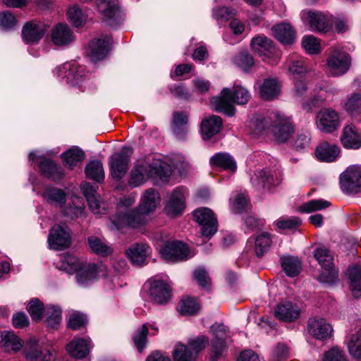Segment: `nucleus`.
<instances>
[{"label":"nucleus","instance_id":"10","mask_svg":"<svg viewBox=\"0 0 361 361\" xmlns=\"http://www.w3.org/2000/svg\"><path fill=\"white\" fill-rule=\"evenodd\" d=\"M56 74L59 77L66 79V82L73 86L80 85L85 81L87 75L83 66L71 65L69 63L63 64L56 69Z\"/></svg>","mask_w":361,"mask_h":361},{"label":"nucleus","instance_id":"5","mask_svg":"<svg viewBox=\"0 0 361 361\" xmlns=\"http://www.w3.org/2000/svg\"><path fill=\"white\" fill-rule=\"evenodd\" d=\"M23 353L27 361H51L50 347L35 338H30L25 342Z\"/></svg>","mask_w":361,"mask_h":361},{"label":"nucleus","instance_id":"34","mask_svg":"<svg viewBox=\"0 0 361 361\" xmlns=\"http://www.w3.org/2000/svg\"><path fill=\"white\" fill-rule=\"evenodd\" d=\"M149 247L144 243H135L129 247L126 251V255L130 260L136 264H142L148 255Z\"/></svg>","mask_w":361,"mask_h":361},{"label":"nucleus","instance_id":"29","mask_svg":"<svg viewBox=\"0 0 361 361\" xmlns=\"http://www.w3.org/2000/svg\"><path fill=\"white\" fill-rule=\"evenodd\" d=\"M250 45L255 53L265 58H270L276 51L272 41L264 35H258L253 37Z\"/></svg>","mask_w":361,"mask_h":361},{"label":"nucleus","instance_id":"28","mask_svg":"<svg viewBox=\"0 0 361 361\" xmlns=\"http://www.w3.org/2000/svg\"><path fill=\"white\" fill-rule=\"evenodd\" d=\"M51 41L56 46H66L74 41L73 31L66 24L59 23L51 30Z\"/></svg>","mask_w":361,"mask_h":361},{"label":"nucleus","instance_id":"11","mask_svg":"<svg viewBox=\"0 0 361 361\" xmlns=\"http://www.w3.org/2000/svg\"><path fill=\"white\" fill-rule=\"evenodd\" d=\"M317 128L326 133H331L340 126L338 113L332 109H322L317 114Z\"/></svg>","mask_w":361,"mask_h":361},{"label":"nucleus","instance_id":"45","mask_svg":"<svg viewBox=\"0 0 361 361\" xmlns=\"http://www.w3.org/2000/svg\"><path fill=\"white\" fill-rule=\"evenodd\" d=\"M85 173L87 177L96 182L102 181L104 178L102 164L99 161H90L85 167Z\"/></svg>","mask_w":361,"mask_h":361},{"label":"nucleus","instance_id":"54","mask_svg":"<svg viewBox=\"0 0 361 361\" xmlns=\"http://www.w3.org/2000/svg\"><path fill=\"white\" fill-rule=\"evenodd\" d=\"M350 354L361 361V332L353 334L348 345Z\"/></svg>","mask_w":361,"mask_h":361},{"label":"nucleus","instance_id":"20","mask_svg":"<svg viewBox=\"0 0 361 361\" xmlns=\"http://www.w3.org/2000/svg\"><path fill=\"white\" fill-rule=\"evenodd\" d=\"M214 339L212 345L211 360H217L222 355L225 348L227 338V328L222 324H216L212 326Z\"/></svg>","mask_w":361,"mask_h":361},{"label":"nucleus","instance_id":"2","mask_svg":"<svg viewBox=\"0 0 361 361\" xmlns=\"http://www.w3.org/2000/svg\"><path fill=\"white\" fill-rule=\"evenodd\" d=\"M250 97V95L245 88L235 85L233 90L227 87L224 88L220 95L213 97L211 102L216 111L222 112L228 116H232L235 114V108L233 104H245Z\"/></svg>","mask_w":361,"mask_h":361},{"label":"nucleus","instance_id":"58","mask_svg":"<svg viewBox=\"0 0 361 361\" xmlns=\"http://www.w3.org/2000/svg\"><path fill=\"white\" fill-rule=\"evenodd\" d=\"M317 280L322 283L333 284L338 280V271L334 267L322 268Z\"/></svg>","mask_w":361,"mask_h":361},{"label":"nucleus","instance_id":"38","mask_svg":"<svg viewBox=\"0 0 361 361\" xmlns=\"http://www.w3.org/2000/svg\"><path fill=\"white\" fill-rule=\"evenodd\" d=\"M42 197L48 203L60 207L64 205L66 200L65 192L54 187H47L42 193Z\"/></svg>","mask_w":361,"mask_h":361},{"label":"nucleus","instance_id":"17","mask_svg":"<svg viewBox=\"0 0 361 361\" xmlns=\"http://www.w3.org/2000/svg\"><path fill=\"white\" fill-rule=\"evenodd\" d=\"M112 44V38L110 36H102V38L94 39L90 44L87 50V55L90 60L94 63L102 60L109 51V47Z\"/></svg>","mask_w":361,"mask_h":361},{"label":"nucleus","instance_id":"61","mask_svg":"<svg viewBox=\"0 0 361 361\" xmlns=\"http://www.w3.org/2000/svg\"><path fill=\"white\" fill-rule=\"evenodd\" d=\"M68 14L71 21L75 27H80L85 23V15L82 13V10L76 6L70 8Z\"/></svg>","mask_w":361,"mask_h":361},{"label":"nucleus","instance_id":"35","mask_svg":"<svg viewBox=\"0 0 361 361\" xmlns=\"http://www.w3.org/2000/svg\"><path fill=\"white\" fill-rule=\"evenodd\" d=\"M273 172L269 169L257 171L251 178V183L257 189L269 188L274 183Z\"/></svg>","mask_w":361,"mask_h":361},{"label":"nucleus","instance_id":"37","mask_svg":"<svg viewBox=\"0 0 361 361\" xmlns=\"http://www.w3.org/2000/svg\"><path fill=\"white\" fill-rule=\"evenodd\" d=\"M280 263L284 272L290 277H295L301 271L302 264L297 257L291 255L282 256L280 258Z\"/></svg>","mask_w":361,"mask_h":361},{"label":"nucleus","instance_id":"46","mask_svg":"<svg viewBox=\"0 0 361 361\" xmlns=\"http://www.w3.org/2000/svg\"><path fill=\"white\" fill-rule=\"evenodd\" d=\"M64 162L69 166L70 169H73L77 166L78 163L83 161L85 158L84 152L78 147H74L67 150L62 154Z\"/></svg>","mask_w":361,"mask_h":361},{"label":"nucleus","instance_id":"12","mask_svg":"<svg viewBox=\"0 0 361 361\" xmlns=\"http://www.w3.org/2000/svg\"><path fill=\"white\" fill-rule=\"evenodd\" d=\"M186 195L187 190L182 187L176 188L169 195L165 206V212L169 216L175 217L183 213Z\"/></svg>","mask_w":361,"mask_h":361},{"label":"nucleus","instance_id":"41","mask_svg":"<svg viewBox=\"0 0 361 361\" xmlns=\"http://www.w3.org/2000/svg\"><path fill=\"white\" fill-rule=\"evenodd\" d=\"M210 164L212 166H217L232 171H235L236 169L234 159L227 153L219 152L214 154L210 159Z\"/></svg>","mask_w":361,"mask_h":361},{"label":"nucleus","instance_id":"32","mask_svg":"<svg viewBox=\"0 0 361 361\" xmlns=\"http://www.w3.org/2000/svg\"><path fill=\"white\" fill-rule=\"evenodd\" d=\"M188 116L184 112L175 111L173 114L172 130L176 137L179 140L185 138L188 128Z\"/></svg>","mask_w":361,"mask_h":361},{"label":"nucleus","instance_id":"15","mask_svg":"<svg viewBox=\"0 0 361 361\" xmlns=\"http://www.w3.org/2000/svg\"><path fill=\"white\" fill-rule=\"evenodd\" d=\"M161 256L166 260L177 262L189 258L190 250L185 244L179 241L169 242L160 250Z\"/></svg>","mask_w":361,"mask_h":361},{"label":"nucleus","instance_id":"50","mask_svg":"<svg viewBox=\"0 0 361 361\" xmlns=\"http://www.w3.org/2000/svg\"><path fill=\"white\" fill-rule=\"evenodd\" d=\"M344 108L352 115L361 114V92L348 97Z\"/></svg>","mask_w":361,"mask_h":361},{"label":"nucleus","instance_id":"27","mask_svg":"<svg viewBox=\"0 0 361 361\" xmlns=\"http://www.w3.org/2000/svg\"><path fill=\"white\" fill-rule=\"evenodd\" d=\"M160 201L161 197L158 191L154 188H149L143 192L137 207L149 216L155 211Z\"/></svg>","mask_w":361,"mask_h":361},{"label":"nucleus","instance_id":"7","mask_svg":"<svg viewBox=\"0 0 361 361\" xmlns=\"http://www.w3.org/2000/svg\"><path fill=\"white\" fill-rule=\"evenodd\" d=\"M195 220L201 226V235L211 237L217 231L218 221L213 212L207 207H202L193 212Z\"/></svg>","mask_w":361,"mask_h":361},{"label":"nucleus","instance_id":"49","mask_svg":"<svg viewBox=\"0 0 361 361\" xmlns=\"http://www.w3.org/2000/svg\"><path fill=\"white\" fill-rule=\"evenodd\" d=\"M46 322L51 328H56L61 321V310L56 305H48L46 308Z\"/></svg>","mask_w":361,"mask_h":361},{"label":"nucleus","instance_id":"56","mask_svg":"<svg viewBox=\"0 0 361 361\" xmlns=\"http://www.w3.org/2000/svg\"><path fill=\"white\" fill-rule=\"evenodd\" d=\"M278 229L293 230L301 224V221L297 217H281L274 222Z\"/></svg>","mask_w":361,"mask_h":361},{"label":"nucleus","instance_id":"36","mask_svg":"<svg viewBox=\"0 0 361 361\" xmlns=\"http://www.w3.org/2000/svg\"><path fill=\"white\" fill-rule=\"evenodd\" d=\"M274 37L285 44H292L295 39V32L288 23H279L272 27Z\"/></svg>","mask_w":361,"mask_h":361},{"label":"nucleus","instance_id":"25","mask_svg":"<svg viewBox=\"0 0 361 361\" xmlns=\"http://www.w3.org/2000/svg\"><path fill=\"white\" fill-rule=\"evenodd\" d=\"M275 317L285 322H292L297 320L300 316V309L291 302L279 303L274 311Z\"/></svg>","mask_w":361,"mask_h":361},{"label":"nucleus","instance_id":"31","mask_svg":"<svg viewBox=\"0 0 361 361\" xmlns=\"http://www.w3.org/2000/svg\"><path fill=\"white\" fill-rule=\"evenodd\" d=\"M81 188L88 202L90 210L95 214L103 213L104 207H102L99 196L97 194L94 188L89 183L82 184Z\"/></svg>","mask_w":361,"mask_h":361},{"label":"nucleus","instance_id":"63","mask_svg":"<svg viewBox=\"0 0 361 361\" xmlns=\"http://www.w3.org/2000/svg\"><path fill=\"white\" fill-rule=\"evenodd\" d=\"M193 276L198 285L202 288H207L210 285V278L204 267H200L195 269L193 272Z\"/></svg>","mask_w":361,"mask_h":361},{"label":"nucleus","instance_id":"6","mask_svg":"<svg viewBox=\"0 0 361 361\" xmlns=\"http://www.w3.org/2000/svg\"><path fill=\"white\" fill-rule=\"evenodd\" d=\"M326 65L331 75L340 76L345 74L350 68V57L342 49L333 47L330 50Z\"/></svg>","mask_w":361,"mask_h":361},{"label":"nucleus","instance_id":"9","mask_svg":"<svg viewBox=\"0 0 361 361\" xmlns=\"http://www.w3.org/2000/svg\"><path fill=\"white\" fill-rule=\"evenodd\" d=\"M340 185L342 191L346 193L361 192V167L351 166L340 175Z\"/></svg>","mask_w":361,"mask_h":361},{"label":"nucleus","instance_id":"16","mask_svg":"<svg viewBox=\"0 0 361 361\" xmlns=\"http://www.w3.org/2000/svg\"><path fill=\"white\" fill-rule=\"evenodd\" d=\"M302 18L307 20L311 30L326 32L331 27V18L320 11H303Z\"/></svg>","mask_w":361,"mask_h":361},{"label":"nucleus","instance_id":"47","mask_svg":"<svg viewBox=\"0 0 361 361\" xmlns=\"http://www.w3.org/2000/svg\"><path fill=\"white\" fill-rule=\"evenodd\" d=\"M87 243L91 250L98 255L108 256L112 252L111 247L102 242L98 237H89Z\"/></svg>","mask_w":361,"mask_h":361},{"label":"nucleus","instance_id":"53","mask_svg":"<svg viewBox=\"0 0 361 361\" xmlns=\"http://www.w3.org/2000/svg\"><path fill=\"white\" fill-rule=\"evenodd\" d=\"M314 256L322 268L334 267L333 257L328 249L318 248L314 251Z\"/></svg>","mask_w":361,"mask_h":361},{"label":"nucleus","instance_id":"19","mask_svg":"<svg viewBox=\"0 0 361 361\" xmlns=\"http://www.w3.org/2000/svg\"><path fill=\"white\" fill-rule=\"evenodd\" d=\"M109 159L112 177L114 179L121 180L124 177L128 171L130 154L125 150H122L118 153L111 155Z\"/></svg>","mask_w":361,"mask_h":361},{"label":"nucleus","instance_id":"33","mask_svg":"<svg viewBox=\"0 0 361 361\" xmlns=\"http://www.w3.org/2000/svg\"><path fill=\"white\" fill-rule=\"evenodd\" d=\"M80 260L77 257L71 254H64L61 255L59 259L56 262V267L58 269L73 274L77 271L81 266Z\"/></svg>","mask_w":361,"mask_h":361},{"label":"nucleus","instance_id":"26","mask_svg":"<svg viewBox=\"0 0 361 361\" xmlns=\"http://www.w3.org/2000/svg\"><path fill=\"white\" fill-rule=\"evenodd\" d=\"M222 125V120L219 116L211 115L203 118L200 123V133L203 140H209L218 134Z\"/></svg>","mask_w":361,"mask_h":361},{"label":"nucleus","instance_id":"30","mask_svg":"<svg viewBox=\"0 0 361 361\" xmlns=\"http://www.w3.org/2000/svg\"><path fill=\"white\" fill-rule=\"evenodd\" d=\"M339 154V147L326 142L320 144L315 150L317 158L322 161L332 162L338 158Z\"/></svg>","mask_w":361,"mask_h":361},{"label":"nucleus","instance_id":"62","mask_svg":"<svg viewBox=\"0 0 361 361\" xmlns=\"http://www.w3.org/2000/svg\"><path fill=\"white\" fill-rule=\"evenodd\" d=\"M235 63L242 68L244 71L249 70L254 66V59L250 54L247 52L240 53L235 57Z\"/></svg>","mask_w":361,"mask_h":361},{"label":"nucleus","instance_id":"40","mask_svg":"<svg viewBox=\"0 0 361 361\" xmlns=\"http://www.w3.org/2000/svg\"><path fill=\"white\" fill-rule=\"evenodd\" d=\"M280 88L278 81L276 79H265L260 86V97L266 100L273 99L279 94Z\"/></svg>","mask_w":361,"mask_h":361},{"label":"nucleus","instance_id":"59","mask_svg":"<svg viewBox=\"0 0 361 361\" xmlns=\"http://www.w3.org/2000/svg\"><path fill=\"white\" fill-rule=\"evenodd\" d=\"M249 206L248 198L245 193H239L231 204V209L233 213L238 214L247 209Z\"/></svg>","mask_w":361,"mask_h":361},{"label":"nucleus","instance_id":"14","mask_svg":"<svg viewBox=\"0 0 361 361\" xmlns=\"http://www.w3.org/2000/svg\"><path fill=\"white\" fill-rule=\"evenodd\" d=\"M49 27V23L39 20L29 21L23 27V39L27 44L38 43L47 32Z\"/></svg>","mask_w":361,"mask_h":361},{"label":"nucleus","instance_id":"57","mask_svg":"<svg viewBox=\"0 0 361 361\" xmlns=\"http://www.w3.org/2000/svg\"><path fill=\"white\" fill-rule=\"evenodd\" d=\"M331 203L329 201L319 200H312L303 204L301 210L304 212L310 213L317 210H321L329 207Z\"/></svg>","mask_w":361,"mask_h":361},{"label":"nucleus","instance_id":"24","mask_svg":"<svg viewBox=\"0 0 361 361\" xmlns=\"http://www.w3.org/2000/svg\"><path fill=\"white\" fill-rule=\"evenodd\" d=\"M90 338H74L66 345V350L72 357L82 359L85 357L92 348Z\"/></svg>","mask_w":361,"mask_h":361},{"label":"nucleus","instance_id":"23","mask_svg":"<svg viewBox=\"0 0 361 361\" xmlns=\"http://www.w3.org/2000/svg\"><path fill=\"white\" fill-rule=\"evenodd\" d=\"M100 269L101 266L82 261L75 272L78 283L82 286L88 285L97 277Z\"/></svg>","mask_w":361,"mask_h":361},{"label":"nucleus","instance_id":"13","mask_svg":"<svg viewBox=\"0 0 361 361\" xmlns=\"http://www.w3.org/2000/svg\"><path fill=\"white\" fill-rule=\"evenodd\" d=\"M49 247L53 250H63L71 244V231L67 226L54 225L48 236Z\"/></svg>","mask_w":361,"mask_h":361},{"label":"nucleus","instance_id":"44","mask_svg":"<svg viewBox=\"0 0 361 361\" xmlns=\"http://www.w3.org/2000/svg\"><path fill=\"white\" fill-rule=\"evenodd\" d=\"M272 240L269 233L264 232L257 236L255 242V252L257 257H262L270 248Z\"/></svg>","mask_w":361,"mask_h":361},{"label":"nucleus","instance_id":"1","mask_svg":"<svg viewBox=\"0 0 361 361\" xmlns=\"http://www.w3.org/2000/svg\"><path fill=\"white\" fill-rule=\"evenodd\" d=\"M171 166L161 159H152L151 161H137L130 172L128 183L131 188H136L143 185L151 178H168L171 174Z\"/></svg>","mask_w":361,"mask_h":361},{"label":"nucleus","instance_id":"64","mask_svg":"<svg viewBox=\"0 0 361 361\" xmlns=\"http://www.w3.org/2000/svg\"><path fill=\"white\" fill-rule=\"evenodd\" d=\"M323 361H347L345 355L343 350L337 347H334L326 352Z\"/></svg>","mask_w":361,"mask_h":361},{"label":"nucleus","instance_id":"60","mask_svg":"<svg viewBox=\"0 0 361 361\" xmlns=\"http://www.w3.org/2000/svg\"><path fill=\"white\" fill-rule=\"evenodd\" d=\"M27 311L33 320L39 321L44 312L43 304L38 299H32L27 305Z\"/></svg>","mask_w":361,"mask_h":361},{"label":"nucleus","instance_id":"4","mask_svg":"<svg viewBox=\"0 0 361 361\" xmlns=\"http://www.w3.org/2000/svg\"><path fill=\"white\" fill-rule=\"evenodd\" d=\"M209 343L208 338L204 336H200L188 341L190 349L184 344L176 345L173 352L174 361H193L197 354L203 350Z\"/></svg>","mask_w":361,"mask_h":361},{"label":"nucleus","instance_id":"18","mask_svg":"<svg viewBox=\"0 0 361 361\" xmlns=\"http://www.w3.org/2000/svg\"><path fill=\"white\" fill-rule=\"evenodd\" d=\"M307 329L311 336L319 340L330 338L333 332L331 325L325 319L319 317L309 319Z\"/></svg>","mask_w":361,"mask_h":361},{"label":"nucleus","instance_id":"22","mask_svg":"<svg viewBox=\"0 0 361 361\" xmlns=\"http://www.w3.org/2000/svg\"><path fill=\"white\" fill-rule=\"evenodd\" d=\"M341 142L346 149H359L361 147V131L354 125L345 126L343 129Z\"/></svg>","mask_w":361,"mask_h":361},{"label":"nucleus","instance_id":"43","mask_svg":"<svg viewBox=\"0 0 361 361\" xmlns=\"http://www.w3.org/2000/svg\"><path fill=\"white\" fill-rule=\"evenodd\" d=\"M350 290L355 298L361 295V265H355L348 269Z\"/></svg>","mask_w":361,"mask_h":361},{"label":"nucleus","instance_id":"48","mask_svg":"<svg viewBox=\"0 0 361 361\" xmlns=\"http://www.w3.org/2000/svg\"><path fill=\"white\" fill-rule=\"evenodd\" d=\"M200 309L197 301L191 298L183 299L178 307V310L181 314L192 315L196 314Z\"/></svg>","mask_w":361,"mask_h":361},{"label":"nucleus","instance_id":"3","mask_svg":"<svg viewBox=\"0 0 361 361\" xmlns=\"http://www.w3.org/2000/svg\"><path fill=\"white\" fill-rule=\"evenodd\" d=\"M148 215L140 209L138 207L128 209L123 214H116L110 219L111 228L121 230L125 227L133 228H140L146 224Z\"/></svg>","mask_w":361,"mask_h":361},{"label":"nucleus","instance_id":"51","mask_svg":"<svg viewBox=\"0 0 361 361\" xmlns=\"http://www.w3.org/2000/svg\"><path fill=\"white\" fill-rule=\"evenodd\" d=\"M288 71L296 78L297 77L300 78L303 74L306 73L307 68L305 65L304 61L292 56L289 59Z\"/></svg>","mask_w":361,"mask_h":361},{"label":"nucleus","instance_id":"55","mask_svg":"<svg viewBox=\"0 0 361 361\" xmlns=\"http://www.w3.org/2000/svg\"><path fill=\"white\" fill-rule=\"evenodd\" d=\"M302 45L305 50L310 54H316L321 51L320 42L313 35L304 36L302 40Z\"/></svg>","mask_w":361,"mask_h":361},{"label":"nucleus","instance_id":"39","mask_svg":"<svg viewBox=\"0 0 361 361\" xmlns=\"http://www.w3.org/2000/svg\"><path fill=\"white\" fill-rule=\"evenodd\" d=\"M1 336L3 347L6 351L16 353L23 348L24 344L21 339L13 332L4 331Z\"/></svg>","mask_w":361,"mask_h":361},{"label":"nucleus","instance_id":"21","mask_svg":"<svg viewBox=\"0 0 361 361\" xmlns=\"http://www.w3.org/2000/svg\"><path fill=\"white\" fill-rule=\"evenodd\" d=\"M170 286L162 280H154L150 282L149 295L152 300L158 305H166L171 299Z\"/></svg>","mask_w":361,"mask_h":361},{"label":"nucleus","instance_id":"8","mask_svg":"<svg viewBox=\"0 0 361 361\" xmlns=\"http://www.w3.org/2000/svg\"><path fill=\"white\" fill-rule=\"evenodd\" d=\"M270 118L273 120L272 131L275 139L279 142H286L294 132L290 119L279 111L272 113Z\"/></svg>","mask_w":361,"mask_h":361},{"label":"nucleus","instance_id":"52","mask_svg":"<svg viewBox=\"0 0 361 361\" xmlns=\"http://www.w3.org/2000/svg\"><path fill=\"white\" fill-rule=\"evenodd\" d=\"M148 334V328L147 324H142V326L137 329L133 335V341L139 352L145 347L147 336Z\"/></svg>","mask_w":361,"mask_h":361},{"label":"nucleus","instance_id":"42","mask_svg":"<svg viewBox=\"0 0 361 361\" xmlns=\"http://www.w3.org/2000/svg\"><path fill=\"white\" fill-rule=\"evenodd\" d=\"M41 171L53 180H60L63 173L61 166L50 159H45L39 164Z\"/></svg>","mask_w":361,"mask_h":361}]
</instances>
